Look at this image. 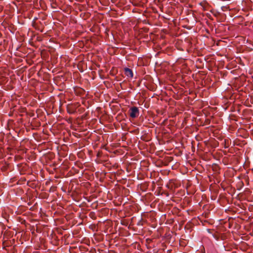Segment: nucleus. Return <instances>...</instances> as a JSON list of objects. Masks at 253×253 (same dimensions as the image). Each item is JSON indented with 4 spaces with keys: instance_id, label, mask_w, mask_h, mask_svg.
Listing matches in <instances>:
<instances>
[{
    "instance_id": "nucleus-1",
    "label": "nucleus",
    "mask_w": 253,
    "mask_h": 253,
    "mask_svg": "<svg viewBox=\"0 0 253 253\" xmlns=\"http://www.w3.org/2000/svg\"><path fill=\"white\" fill-rule=\"evenodd\" d=\"M129 116L132 118H136L139 115V110L137 107L134 106L129 109Z\"/></svg>"
},
{
    "instance_id": "nucleus-2",
    "label": "nucleus",
    "mask_w": 253,
    "mask_h": 253,
    "mask_svg": "<svg viewBox=\"0 0 253 253\" xmlns=\"http://www.w3.org/2000/svg\"><path fill=\"white\" fill-rule=\"evenodd\" d=\"M67 112L69 114H74L76 112V107L73 105H68L67 107Z\"/></svg>"
},
{
    "instance_id": "nucleus-3",
    "label": "nucleus",
    "mask_w": 253,
    "mask_h": 253,
    "mask_svg": "<svg viewBox=\"0 0 253 253\" xmlns=\"http://www.w3.org/2000/svg\"><path fill=\"white\" fill-rule=\"evenodd\" d=\"M124 72L126 76H127V77L130 78H133V72L130 69L128 68H125L124 69Z\"/></svg>"
}]
</instances>
